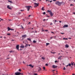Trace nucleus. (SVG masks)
<instances>
[{
	"label": "nucleus",
	"mask_w": 75,
	"mask_h": 75,
	"mask_svg": "<svg viewBox=\"0 0 75 75\" xmlns=\"http://www.w3.org/2000/svg\"><path fill=\"white\" fill-rule=\"evenodd\" d=\"M73 14H75V12Z\"/></svg>",
	"instance_id": "obj_63"
},
{
	"label": "nucleus",
	"mask_w": 75,
	"mask_h": 75,
	"mask_svg": "<svg viewBox=\"0 0 75 75\" xmlns=\"http://www.w3.org/2000/svg\"><path fill=\"white\" fill-rule=\"evenodd\" d=\"M43 69H44V70H45V67H43Z\"/></svg>",
	"instance_id": "obj_31"
},
{
	"label": "nucleus",
	"mask_w": 75,
	"mask_h": 75,
	"mask_svg": "<svg viewBox=\"0 0 75 75\" xmlns=\"http://www.w3.org/2000/svg\"><path fill=\"white\" fill-rule=\"evenodd\" d=\"M68 66H69V67H71V64L69 63V64L67 65L66 67H68Z\"/></svg>",
	"instance_id": "obj_11"
},
{
	"label": "nucleus",
	"mask_w": 75,
	"mask_h": 75,
	"mask_svg": "<svg viewBox=\"0 0 75 75\" xmlns=\"http://www.w3.org/2000/svg\"><path fill=\"white\" fill-rule=\"evenodd\" d=\"M11 31H14V29H13L11 28Z\"/></svg>",
	"instance_id": "obj_26"
},
{
	"label": "nucleus",
	"mask_w": 75,
	"mask_h": 75,
	"mask_svg": "<svg viewBox=\"0 0 75 75\" xmlns=\"http://www.w3.org/2000/svg\"><path fill=\"white\" fill-rule=\"evenodd\" d=\"M45 65L46 66H48V64H46Z\"/></svg>",
	"instance_id": "obj_34"
},
{
	"label": "nucleus",
	"mask_w": 75,
	"mask_h": 75,
	"mask_svg": "<svg viewBox=\"0 0 75 75\" xmlns=\"http://www.w3.org/2000/svg\"><path fill=\"white\" fill-rule=\"evenodd\" d=\"M62 56H59V58H61V57H62Z\"/></svg>",
	"instance_id": "obj_58"
},
{
	"label": "nucleus",
	"mask_w": 75,
	"mask_h": 75,
	"mask_svg": "<svg viewBox=\"0 0 75 75\" xmlns=\"http://www.w3.org/2000/svg\"><path fill=\"white\" fill-rule=\"evenodd\" d=\"M51 53H53V54H55V52H51Z\"/></svg>",
	"instance_id": "obj_44"
},
{
	"label": "nucleus",
	"mask_w": 75,
	"mask_h": 75,
	"mask_svg": "<svg viewBox=\"0 0 75 75\" xmlns=\"http://www.w3.org/2000/svg\"><path fill=\"white\" fill-rule=\"evenodd\" d=\"M47 17H50V16H47Z\"/></svg>",
	"instance_id": "obj_61"
},
{
	"label": "nucleus",
	"mask_w": 75,
	"mask_h": 75,
	"mask_svg": "<svg viewBox=\"0 0 75 75\" xmlns=\"http://www.w3.org/2000/svg\"><path fill=\"white\" fill-rule=\"evenodd\" d=\"M42 31H45L44 30H43V29H42Z\"/></svg>",
	"instance_id": "obj_59"
},
{
	"label": "nucleus",
	"mask_w": 75,
	"mask_h": 75,
	"mask_svg": "<svg viewBox=\"0 0 75 75\" xmlns=\"http://www.w3.org/2000/svg\"><path fill=\"white\" fill-rule=\"evenodd\" d=\"M55 4L57 5H58L59 6H61V2H59V1H57L55 2Z\"/></svg>",
	"instance_id": "obj_1"
},
{
	"label": "nucleus",
	"mask_w": 75,
	"mask_h": 75,
	"mask_svg": "<svg viewBox=\"0 0 75 75\" xmlns=\"http://www.w3.org/2000/svg\"><path fill=\"white\" fill-rule=\"evenodd\" d=\"M55 71V70H52V71H53V72H54V71Z\"/></svg>",
	"instance_id": "obj_55"
},
{
	"label": "nucleus",
	"mask_w": 75,
	"mask_h": 75,
	"mask_svg": "<svg viewBox=\"0 0 75 75\" xmlns=\"http://www.w3.org/2000/svg\"><path fill=\"white\" fill-rule=\"evenodd\" d=\"M22 37L23 38H25L26 37H27V35H22Z\"/></svg>",
	"instance_id": "obj_10"
},
{
	"label": "nucleus",
	"mask_w": 75,
	"mask_h": 75,
	"mask_svg": "<svg viewBox=\"0 0 75 75\" xmlns=\"http://www.w3.org/2000/svg\"><path fill=\"white\" fill-rule=\"evenodd\" d=\"M53 21L54 22H55V23H56V22H57V21L56 20H54H54H53Z\"/></svg>",
	"instance_id": "obj_25"
},
{
	"label": "nucleus",
	"mask_w": 75,
	"mask_h": 75,
	"mask_svg": "<svg viewBox=\"0 0 75 75\" xmlns=\"http://www.w3.org/2000/svg\"><path fill=\"white\" fill-rule=\"evenodd\" d=\"M26 8L28 9L27 10L28 11H29V10L30 9V8H32V7L31 6H26Z\"/></svg>",
	"instance_id": "obj_3"
},
{
	"label": "nucleus",
	"mask_w": 75,
	"mask_h": 75,
	"mask_svg": "<svg viewBox=\"0 0 75 75\" xmlns=\"http://www.w3.org/2000/svg\"><path fill=\"white\" fill-rule=\"evenodd\" d=\"M41 68L40 67H39L38 69V72H40V71H41Z\"/></svg>",
	"instance_id": "obj_12"
},
{
	"label": "nucleus",
	"mask_w": 75,
	"mask_h": 75,
	"mask_svg": "<svg viewBox=\"0 0 75 75\" xmlns=\"http://www.w3.org/2000/svg\"><path fill=\"white\" fill-rule=\"evenodd\" d=\"M50 1L51 3V2H52V1Z\"/></svg>",
	"instance_id": "obj_56"
},
{
	"label": "nucleus",
	"mask_w": 75,
	"mask_h": 75,
	"mask_svg": "<svg viewBox=\"0 0 75 75\" xmlns=\"http://www.w3.org/2000/svg\"><path fill=\"white\" fill-rule=\"evenodd\" d=\"M57 66H55V65H52V68H57Z\"/></svg>",
	"instance_id": "obj_7"
},
{
	"label": "nucleus",
	"mask_w": 75,
	"mask_h": 75,
	"mask_svg": "<svg viewBox=\"0 0 75 75\" xmlns=\"http://www.w3.org/2000/svg\"><path fill=\"white\" fill-rule=\"evenodd\" d=\"M17 34H19V33L18 32H17Z\"/></svg>",
	"instance_id": "obj_62"
},
{
	"label": "nucleus",
	"mask_w": 75,
	"mask_h": 75,
	"mask_svg": "<svg viewBox=\"0 0 75 75\" xmlns=\"http://www.w3.org/2000/svg\"><path fill=\"white\" fill-rule=\"evenodd\" d=\"M68 25H64V26L63 27V28H65V27H68Z\"/></svg>",
	"instance_id": "obj_9"
},
{
	"label": "nucleus",
	"mask_w": 75,
	"mask_h": 75,
	"mask_svg": "<svg viewBox=\"0 0 75 75\" xmlns=\"http://www.w3.org/2000/svg\"><path fill=\"white\" fill-rule=\"evenodd\" d=\"M23 64H25V62H24V61H23Z\"/></svg>",
	"instance_id": "obj_51"
},
{
	"label": "nucleus",
	"mask_w": 75,
	"mask_h": 75,
	"mask_svg": "<svg viewBox=\"0 0 75 75\" xmlns=\"http://www.w3.org/2000/svg\"><path fill=\"white\" fill-rule=\"evenodd\" d=\"M50 24V25H53V24H52V23H51Z\"/></svg>",
	"instance_id": "obj_46"
},
{
	"label": "nucleus",
	"mask_w": 75,
	"mask_h": 75,
	"mask_svg": "<svg viewBox=\"0 0 75 75\" xmlns=\"http://www.w3.org/2000/svg\"><path fill=\"white\" fill-rule=\"evenodd\" d=\"M71 65L73 66L74 65V64L73 63H71Z\"/></svg>",
	"instance_id": "obj_38"
},
{
	"label": "nucleus",
	"mask_w": 75,
	"mask_h": 75,
	"mask_svg": "<svg viewBox=\"0 0 75 75\" xmlns=\"http://www.w3.org/2000/svg\"><path fill=\"white\" fill-rule=\"evenodd\" d=\"M70 6H74V5L72 4H71Z\"/></svg>",
	"instance_id": "obj_45"
},
{
	"label": "nucleus",
	"mask_w": 75,
	"mask_h": 75,
	"mask_svg": "<svg viewBox=\"0 0 75 75\" xmlns=\"http://www.w3.org/2000/svg\"><path fill=\"white\" fill-rule=\"evenodd\" d=\"M47 12L48 13H52V12H51V10H47Z\"/></svg>",
	"instance_id": "obj_18"
},
{
	"label": "nucleus",
	"mask_w": 75,
	"mask_h": 75,
	"mask_svg": "<svg viewBox=\"0 0 75 75\" xmlns=\"http://www.w3.org/2000/svg\"><path fill=\"white\" fill-rule=\"evenodd\" d=\"M10 7V6L8 5L7 6V8H8L9 10H11L12 8L11 7Z\"/></svg>",
	"instance_id": "obj_8"
},
{
	"label": "nucleus",
	"mask_w": 75,
	"mask_h": 75,
	"mask_svg": "<svg viewBox=\"0 0 75 75\" xmlns=\"http://www.w3.org/2000/svg\"><path fill=\"white\" fill-rule=\"evenodd\" d=\"M61 4H64V2L63 1H62L61 2Z\"/></svg>",
	"instance_id": "obj_20"
},
{
	"label": "nucleus",
	"mask_w": 75,
	"mask_h": 75,
	"mask_svg": "<svg viewBox=\"0 0 75 75\" xmlns=\"http://www.w3.org/2000/svg\"><path fill=\"white\" fill-rule=\"evenodd\" d=\"M20 47L22 48H24V45H22L20 46Z\"/></svg>",
	"instance_id": "obj_14"
},
{
	"label": "nucleus",
	"mask_w": 75,
	"mask_h": 75,
	"mask_svg": "<svg viewBox=\"0 0 75 75\" xmlns=\"http://www.w3.org/2000/svg\"><path fill=\"white\" fill-rule=\"evenodd\" d=\"M16 48L17 50H19V45H18L16 46Z\"/></svg>",
	"instance_id": "obj_5"
},
{
	"label": "nucleus",
	"mask_w": 75,
	"mask_h": 75,
	"mask_svg": "<svg viewBox=\"0 0 75 75\" xmlns=\"http://www.w3.org/2000/svg\"><path fill=\"white\" fill-rule=\"evenodd\" d=\"M61 34H64V33H60Z\"/></svg>",
	"instance_id": "obj_37"
},
{
	"label": "nucleus",
	"mask_w": 75,
	"mask_h": 75,
	"mask_svg": "<svg viewBox=\"0 0 75 75\" xmlns=\"http://www.w3.org/2000/svg\"><path fill=\"white\" fill-rule=\"evenodd\" d=\"M42 59H43V60H45V57H42Z\"/></svg>",
	"instance_id": "obj_15"
},
{
	"label": "nucleus",
	"mask_w": 75,
	"mask_h": 75,
	"mask_svg": "<svg viewBox=\"0 0 75 75\" xmlns=\"http://www.w3.org/2000/svg\"><path fill=\"white\" fill-rule=\"evenodd\" d=\"M15 74L16 75H23V74L21 73L20 72H17L16 73H15Z\"/></svg>",
	"instance_id": "obj_2"
},
{
	"label": "nucleus",
	"mask_w": 75,
	"mask_h": 75,
	"mask_svg": "<svg viewBox=\"0 0 75 75\" xmlns=\"http://www.w3.org/2000/svg\"><path fill=\"white\" fill-rule=\"evenodd\" d=\"M51 33H53V34H54V33L53 32H51Z\"/></svg>",
	"instance_id": "obj_49"
},
{
	"label": "nucleus",
	"mask_w": 75,
	"mask_h": 75,
	"mask_svg": "<svg viewBox=\"0 0 75 75\" xmlns=\"http://www.w3.org/2000/svg\"><path fill=\"white\" fill-rule=\"evenodd\" d=\"M21 27L22 29H23V28H24V27H23V26H22Z\"/></svg>",
	"instance_id": "obj_54"
},
{
	"label": "nucleus",
	"mask_w": 75,
	"mask_h": 75,
	"mask_svg": "<svg viewBox=\"0 0 75 75\" xmlns=\"http://www.w3.org/2000/svg\"><path fill=\"white\" fill-rule=\"evenodd\" d=\"M59 23H61V22H62L61 21H59Z\"/></svg>",
	"instance_id": "obj_57"
},
{
	"label": "nucleus",
	"mask_w": 75,
	"mask_h": 75,
	"mask_svg": "<svg viewBox=\"0 0 75 75\" xmlns=\"http://www.w3.org/2000/svg\"><path fill=\"white\" fill-rule=\"evenodd\" d=\"M20 11H24V10H20Z\"/></svg>",
	"instance_id": "obj_43"
},
{
	"label": "nucleus",
	"mask_w": 75,
	"mask_h": 75,
	"mask_svg": "<svg viewBox=\"0 0 75 75\" xmlns=\"http://www.w3.org/2000/svg\"><path fill=\"white\" fill-rule=\"evenodd\" d=\"M49 14H50L51 17H52V16H54V14H53L52 12H50Z\"/></svg>",
	"instance_id": "obj_4"
},
{
	"label": "nucleus",
	"mask_w": 75,
	"mask_h": 75,
	"mask_svg": "<svg viewBox=\"0 0 75 75\" xmlns=\"http://www.w3.org/2000/svg\"><path fill=\"white\" fill-rule=\"evenodd\" d=\"M18 14H21V12H18Z\"/></svg>",
	"instance_id": "obj_39"
},
{
	"label": "nucleus",
	"mask_w": 75,
	"mask_h": 75,
	"mask_svg": "<svg viewBox=\"0 0 75 75\" xmlns=\"http://www.w3.org/2000/svg\"><path fill=\"white\" fill-rule=\"evenodd\" d=\"M33 42H34V43H35V42H36V41H35V40H33Z\"/></svg>",
	"instance_id": "obj_28"
},
{
	"label": "nucleus",
	"mask_w": 75,
	"mask_h": 75,
	"mask_svg": "<svg viewBox=\"0 0 75 75\" xmlns=\"http://www.w3.org/2000/svg\"><path fill=\"white\" fill-rule=\"evenodd\" d=\"M65 47H66V48H68L69 47V46L68 45H65Z\"/></svg>",
	"instance_id": "obj_17"
},
{
	"label": "nucleus",
	"mask_w": 75,
	"mask_h": 75,
	"mask_svg": "<svg viewBox=\"0 0 75 75\" xmlns=\"http://www.w3.org/2000/svg\"><path fill=\"white\" fill-rule=\"evenodd\" d=\"M55 63H56L57 62H57H58L56 60L55 61Z\"/></svg>",
	"instance_id": "obj_30"
},
{
	"label": "nucleus",
	"mask_w": 75,
	"mask_h": 75,
	"mask_svg": "<svg viewBox=\"0 0 75 75\" xmlns=\"http://www.w3.org/2000/svg\"><path fill=\"white\" fill-rule=\"evenodd\" d=\"M27 40H28L29 41H31V38H27Z\"/></svg>",
	"instance_id": "obj_19"
},
{
	"label": "nucleus",
	"mask_w": 75,
	"mask_h": 75,
	"mask_svg": "<svg viewBox=\"0 0 75 75\" xmlns=\"http://www.w3.org/2000/svg\"><path fill=\"white\" fill-rule=\"evenodd\" d=\"M72 75H75V74H73Z\"/></svg>",
	"instance_id": "obj_64"
},
{
	"label": "nucleus",
	"mask_w": 75,
	"mask_h": 75,
	"mask_svg": "<svg viewBox=\"0 0 75 75\" xmlns=\"http://www.w3.org/2000/svg\"><path fill=\"white\" fill-rule=\"evenodd\" d=\"M58 59H61V58H59V57H58Z\"/></svg>",
	"instance_id": "obj_53"
},
{
	"label": "nucleus",
	"mask_w": 75,
	"mask_h": 75,
	"mask_svg": "<svg viewBox=\"0 0 75 75\" xmlns=\"http://www.w3.org/2000/svg\"><path fill=\"white\" fill-rule=\"evenodd\" d=\"M34 4L35 5V7H37V6H38V4L35 3Z\"/></svg>",
	"instance_id": "obj_6"
},
{
	"label": "nucleus",
	"mask_w": 75,
	"mask_h": 75,
	"mask_svg": "<svg viewBox=\"0 0 75 75\" xmlns=\"http://www.w3.org/2000/svg\"><path fill=\"white\" fill-rule=\"evenodd\" d=\"M30 16H31V15H30L28 16V17H30Z\"/></svg>",
	"instance_id": "obj_60"
},
{
	"label": "nucleus",
	"mask_w": 75,
	"mask_h": 75,
	"mask_svg": "<svg viewBox=\"0 0 75 75\" xmlns=\"http://www.w3.org/2000/svg\"><path fill=\"white\" fill-rule=\"evenodd\" d=\"M19 71H21V69H18Z\"/></svg>",
	"instance_id": "obj_48"
},
{
	"label": "nucleus",
	"mask_w": 75,
	"mask_h": 75,
	"mask_svg": "<svg viewBox=\"0 0 75 75\" xmlns=\"http://www.w3.org/2000/svg\"><path fill=\"white\" fill-rule=\"evenodd\" d=\"M63 40H66V38H63Z\"/></svg>",
	"instance_id": "obj_52"
},
{
	"label": "nucleus",
	"mask_w": 75,
	"mask_h": 75,
	"mask_svg": "<svg viewBox=\"0 0 75 75\" xmlns=\"http://www.w3.org/2000/svg\"><path fill=\"white\" fill-rule=\"evenodd\" d=\"M1 21H3L4 20V19H1Z\"/></svg>",
	"instance_id": "obj_41"
},
{
	"label": "nucleus",
	"mask_w": 75,
	"mask_h": 75,
	"mask_svg": "<svg viewBox=\"0 0 75 75\" xmlns=\"http://www.w3.org/2000/svg\"><path fill=\"white\" fill-rule=\"evenodd\" d=\"M8 28V31H10V30H11V28H10L9 27H8L7 28Z\"/></svg>",
	"instance_id": "obj_13"
},
{
	"label": "nucleus",
	"mask_w": 75,
	"mask_h": 75,
	"mask_svg": "<svg viewBox=\"0 0 75 75\" xmlns=\"http://www.w3.org/2000/svg\"><path fill=\"white\" fill-rule=\"evenodd\" d=\"M31 68H33V67H34V66H31Z\"/></svg>",
	"instance_id": "obj_40"
},
{
	"label": "nucleus",
	"mask_w": 75,
	"mask_h": 75,
	"mask_svg": "<svg viewBox=\"0 0 75 75\" xmlns=\"http://www.w3.org/2000/svg\"><path fill=\"white\" fill-rule=\"evenodd\" d=\"M44 7H42V10L43 11H44Z\"/></svg>",
	"instance_id": "obj_22"
},
{
	"label": "nucleus",
	"mask_w": 75,
	"mask_h": 75,
	"mask_svg": "<svg viewBox=\"0 0 75 75\" xmlns=\"http://www.w3.org/2000/svg\"><path fill=\"white\" fill-rule=\"evenodd\" d=\"M8 2H9L10 3H13V2L11 1H8Z\"/></svg>",
	"instance_id": "obj_21"
},
{
	"label": "nucleus",
	"mask_w": 75,
	"mask_h": 75,
	"mask_svg": "<svg viewBox=\"0 0 75 75\" xmlns=\"http://www.w3.org/2000/svg\"><path fill=\"white\" fill-rule=\"evenodd\" d=\"M45 31L47 32L48 31V30H45Z\"/></svg>",
	"instance_id": "obj_50"
},
{
	"label": "nucleus",
	"mask_w": 75,
	"mask_h": 75,
	"mask_svg": "<svg viewBox=\"0 0 75 75\" xmlns=\"http://www.w3.org/2000/svg\"><path fill=\"white\" fill-rule=\"evenodd\" d=\"M29 66L30 67H31V66H32V65L30 64L29 65Z\"/></svg>",
	"instance_id": "obj_36"
},
{
	"label": "nucleus",
	"mask_w": 75,
	"mask_h": 75,
	"mask_svg": "<svg viewBox=\"0 0 75 75\" xmlns=\"http://www.w3.org/2000/svg\"><path fill=\"white\" fill-rule=\"evenodd\" d=\"M9 52H10V53H14V52L13 51H9Z\"/></svg>",
	"instance_id": "obj_16"
},
{
	"label": "nucleus",
	"mask_w": 75,
	"mask_h": 75,
	"mask_svg": "<svg viewBox=\"0 0 75 75\" xmlns=\"http://www.w3.org/2000/svg\"><path fill=\"white\" fill-rule=\"evenodd\" d=\"M10 34H11L10 33L7 34V35H10Z\"/></svg>",
	"instance_id": "obj_32"
},
{
	"label": "nucleus",
	"mask_w": 75,
	"mask_h": 75,
	"mask_svg": "<svg viewBox=\"0 0 75 75\" xmlns=\"http://www.w3.org/2000/svg\"><path fill=\"white\" fill-rule=\"evenodd\" d=\"M57 1V0H53V1Z\"/></svg>",
	"instance_id": "obj_47"
},
{
	"label": "nucleus",
	"mask_w": 75,
	"mask_h": 75,
	"mask_svg": "<svg viewBox=\"0 0 75 75\" xmlns=\"http://www.w3.org/2000/svg\"><path fill=\"white\" fill-rule=\"evenodd\" d=\"M46 13L45 12H44L43 13V14H45Z\"/></svg>",
	"instance_id": "obj_35"
},
{
	"label": "nucleus",
	"mask_w": 75,
	"mask_h": 75,
	"mask_svg": "<svg viewBox=\"0 0 75 75\" xmlns=\"http://www.w3.org/2000/svg\"><path fill=\"white\" fill-rule=\"evenodd\" d=\"M49 45V43H46V45H47H47Z\"/></svg>",
	"instance_id": "obj_24"
},
{
	"label": "nucleus",
	"mask_w": 75,
	"mask_h": 75,
	"mask_svg": "<svg viewBox=\"0 0 75 75\" xmlns=\"http://www.w3.org/2000/svg\"><path fill=\"white\" fill-rule=\"evenodd\" d=\"M46 20V19H43V21H45Z\"/></svg>",
	"instance_id": "obj_33"
},
{
	"label": "nucleus",
	"mask_w": 75,
	"mask_h": 75,
	"mask_svg": "<svg viewBox=\"0 0 75 75\" xmlns=\"http://www.w3.org/2000/svg\"><path fill=\"white\" fill-rule=\"evenodd\" d=\"M28 44H27L25 45V47H28Z\"/></svg>",
	"instance_id": "obj_23"
},
{
	"label": "nucleus",
	"mask_w": 75,
	"mask_h": 75,
	"mask_svg": "<svg viewBox=\"0 0 75 75\" xmlns=\"http://www.w3.org/2000/svg\"><path fill=\"white\" fill-rule=\"evenodd\" d=\"M63 70H64V71L65 70V69H66V68H65V67H64L63 68Z\"/></svg>",
	"instance_id": "obj_27"
},
{
	"label": "nucleus",
	"mask_w": 75,
	"mask_h": 75,
	"mask_svg": "<svg viewBox=\"0 0 75 75\" xmlns=\"http://www.w3.org/2000/svg\"><path fill=\"white\" fill-rule=\"evenodd\" d=\"M34 75H38V74H36V73H34Z\"/></svg>",
	"instance_id": "obj_29"
},
{
	"label": "nucleus",
	"mask_w": 75,
	"mask_h": 75,
	"mask_svg": "<svg viewBox=\"0 0 75 75\" xmlns=\"http://www.w3.org/2000/svg\"><path fill=\"white\" fill-rule=\"evenodd\" d=\"M52 38H53V37H51L50 38V40H51V39H52Z\"/></svg>",
	"instance_id": "obj_42"
}]
</instances>
